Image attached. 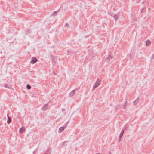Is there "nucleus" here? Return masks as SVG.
Returning <instances> with one entry per match:
<instances>
[{
	"instance_id": "nucleus-1",
	"label": "nucleus",
	"mask_w": 154,
	"mask_h": 154,
	"mask_svg": "<svg viewBox=\"0 0 154 154\" xmlns=\"http://www.w3.org/2000/svg\"><path fill=\"white\" fill-rule=\"evenodd\" d=\"M101 82L100 80H97L93 87V90L97 87L100 84Z\"/></svg>"
},
{
	"instance_id": "nucleus-2",
	"label": "nucleus",
	"mask_w": 154,
	"mask_h": 154,
	"mask_svg": "<svg viewBox=\"0 0 154 154\" xmlns=\"http://www.w3.org/2000/svg\"><path fill=\"white\" fill-rule=\"evenodd\" d=\"M38 60L36 57H32L31 59V60L30 63L32 64H34Z\"/></svg>"
},
{
	"instance_id": "nucleus-3",
	"label": "nucleus",
	"mask_w": 154,
	"mask_h": 154,
	"mask_svg": "<svg viewBox=\"0 0 154 154\" xmlns=\"http://www.w3.org/2000/svg\"><path fill=\"white\" fill-rule=\"evenodd\" d=\"M48 106V104H44L42 108V110L43 111H45L46 109H47Z\"/></svg>"
},
{
	"instance_id": "nucleus-4",
	"label": "nucleus",
	"mask_w": 154,
	"mask_h": 154,
	"mask_svg": "<svg viewBox=\"0 0 154 154\" xmlns=\"http://www.w3.org/2000/svg\"><path fill=\"white\" fill-rule=\"evenodd\" d=\"M75 93V90H72L69 94V96L70 97H72L73 96Z\"/></svg>"
},
{
	"instance_id": "nucleus-5",
	"label": "nucleus",
	"mask_w": 154,
	"mask_h": 154,
	"mask_svg": "<svg viewBox=\"0 0 154 154\" xmlns=\"http://www.w3.org/2000/svg\"><path fill=\"white\" fill-rule=\"evenodd\" d=\"M151 43V41L149 40H147L146 41V46H149Z\"/></svg>"
},
{
	"instance_id": "nucleus-6",
	"label": "nucleus",
	"mask_w": 154,
	"mask_h": 154,
	"mask_svg": "<svg viewBox=\"0 0 154 154\" xmlns=\"http://www.w3.org/2000/svg\"><path fill=\"white\" fill-rule=\"evenodd\" d=\"M65 128L64 127H61L59 128L58 132L59 133H61L64 129Z\"/></svg>"
},
{
	"instance_id": "nucleus-7",
	"label": "nucleus",
	"mask_w": 154,
	"mask_h": 154,
	"mask_svg": "<svg viewBox=\"0 0 154 154\" xmlns=\"http://www.w3.org/2000/svg\"><path fill=\"white\" fill-rule=\"evenodd\" d=\"M139 101L140 99L139 98H137V99L135 101H134V102H133V103L134 104V105H136Z\"/></svg>"
},
{
	"instance_id": "nucleus-8",
	"label": "nucleus",
	"mask_w": 154,
	"mask_h": 154,
	"mask_svg": "<svg viewBox=\"0 0 154 154\" xmlns=\"http://www.w3.org/2000/svg\"><path fill=\"white\" fill-rule=\"evenodd\" d=\"M112 57H113L112 56L109 55L108 57H106V61L107 62H109L110 61V59H112Z\"/></svg>"
},
{
	"instance_id": "nucleus-9",
	"label": "nucleus",
	"mask_w": 154,
	"mask_h": 154,
	"mask_svg": "<svg viewBox=\"0 0 154 154\" xmlns=\"http://www.w3.org/2000/svg\"><path fill=\"white\" fill-rule=\"evenodd\" d=\"M11 121V118L10 117L8 116V120L7 121V123L8 124H10Z\"/></svg>"
},
{
	"instance_id": "nucleus-10",
	"label": "nucleus",
	"mask_w": 154,
	"mask_h": 154,
	"mask_svg": "<svg viewBox=\"0 0 154 154\" xmlns=\"http://www.w3.org/2000/svg\"><path fill=\"white\" fill-rule=\"evenodd\" d=\"M24 130L25 128L23 127H22V128H20L19 129V133H22L23 132V131H24Z\"/></svg>"
},
{
	"instance_id": "nucleus-11",
	"label": "nucleus",
	"mask_w": 154,
	"mask_h": 154,
	"mask_svg": "<svg viewBox=\"0 0 154 154\" xmlns=\"http://www.w3.org/2000/svg\"><path fill=\"white\" fill-rule=\"evenodd\" d=\"M124 130H123L121 132L120 134V135H119V137L120 138L122 137L123 135L124 134Z\"/></svg>"
},
{
	"instance_id": "nucleus-12",
	"label": "nucleus",
	"mask_w": 154,
	"mask_h": 154,
	"mask_svg": "<svg viewBox=\"0 0 154 154\" xmlns=\"http://www.w3.org/2000/svg\"><path fill=\"white\" fill-rule=\"evenodd\" d=\"M113 18L115 20H116L118 18L119 16L117 14H115L113 16Z\"/></svg>"
},
{
	"instance_id": "nucleus-13",
	"label": "nucleus",
	"mask_w": 154,
	"mask_h": 154,
	"mask_svg": "<svg viewBox=\"0 0 154 154\" xmlns=\"http://www.w3.org/2000/svg\"><path fill=\"white\" fill-rule=\"evenodd\" d=\"M26 88L28 89H30L31 88V87L30 85L28 84L26 85Z\"/></svg>"
},
{
	"instance_id": "nucleus-14",
	"label": "nucleus",
	"mask_w": 154,
	"mask_h": 154,
	"mask_svg": "<svg viewBox=\"0 0 154 154\" xmlns=\"http://www.w3.org/2000/svg\"><path fill=\"white\" fill-rule=\"evenodd\" d=\"M57 14V11H55L52 14V16L56 15Z\"/></svg>"
},
{
	"instance_id": "nucleus-15",
	"label": "nucleus",
	"mask_w": 154,
	"mask_h": 154,
	"mask_svg": "<svg viewBox=\"0 0 154 154\" xmlns=\"http://www.w3.org/2000/svg\"><path fill=\"white\" fill-rule=\"evenodd\" d=\"M127 101H126L125 102V103H124V107L123 108L124 109H125V107H126V106H127Z\"/></svg>"
},
{
	"instance_id": "nucleus-16",
	"label": "nucleus",
	"mask_w": 154,
	"mask_h": 154,
	"mask_svg": "<svg viewBox=\"0 0 154 154\" xmlns=\"http://www.w3.org/2000/svg\"><path fill=\"white\" fill-rule=\"evenodd\" d=\"M4 87L9 89L10 88L9 86L7 84H5Z\"/></svg>"
},
{
	"instance_id": "nucleus-17",
	"label": "nucleus",
	"mask_w": 154,
	"mask_h": 154,
	"mask_svg": "<svg viewBox=\"0 0 154 154\" xmlns=\"http://www.w3.org/2000/svg\"><path fill=\"white\" fill-rule=\"evenodd\" d=\"M94 57V56H91V55H90V56H89L88 58H89V59L88 60H91L92 58Z\"/></svg>"
},
{
	"instance_id": "nucleus-18",
	"label": "nucleus",
	"mask_w": 154,
	"mask_h": 154,
	"mask_svg": "<svg viewBox=\"0 0 154 154\" xmlns=\"http://www.w3.org/2000/svg\"><path fill=\"white\" fill-rule=\"evenodd\" d=\"M154 58V54H152V57H151V59H153Z\"/></svg>"
},
{
	"instance_id": "nucleus-19",
	"label": "nucleus",
	"mask_w": 154,
	"mask_h": 154,
	"mask_svg": "<svg viewBox=\"0 0 154 154\" xmlns=\"http://www.w3.org/2000/svg\"><path fill=\"white\" fill-rule=\"evenodd\" d=\"M65 111V109L64 108H63L62 109V112H64Z\"/></svg>"
},
{
	"instance_id": "nucleus-20",
	"label": "nucleus",
	"mask_w": 154,
	"mask_h": 154,
	"mask_svg": "<svg viewBox=\"0 0 154 154\" xmlns=\"http://www.w3.org/2000/svg\"><path fill=\"white\" fill-rule=\"evenodd\" d=\"M66 26H67V27H69V24H67V23H66Z\"/></svg>"
},
{
	"instance_id": "nucleus-21",
	"label": "nucleus",
	"mask_w": 154,
	"mask_h": 154,
	"mask_svg": "<svg viewBox=\"0 0 154 154\" xmlns=\"http://www.w3.org/2000/svg\"><path fill=\"white\" fill-rule=\"evenodd\" d=\"M115 110L116 111L117 110V108H115Z\"/></svg>"
},
{
	"instance_id": "nucleus-22",
	"label": "nucleus",
	"mask_w": 154,
	"mask_h": 154,
	"mask_svg": "<svg viewBox=\"0 0 154 154\" xmlns=\"http://www.w3.org/2000/svg\"><path fill=\"white\" fill-rule=\"evenodd\" d=\"M143 9H142L141 10V13H142L143 12Z\"/></svg>"
},
{
	"instance_id": "nucleus-23",
	"label": "nucleus",
	"mask_w": 154,
	"mask_h": 154,
	"mask_svg": "<svg viewBox=\"0 0 154 154\" xmlns=\"http://www.w3.org/2000/svg\"><path fill=\"white\" fill-rule=\"evenodd\" d=\"M53 73L54 75H56V73L54 72H53Z\"/></svg>"
},
{
	"instance_id": "nucleus-24",
	"label": "nucleus",
	"mask_w": 154,
	"mask_h": 154,
	"mask_svg": "<svg viewBox=\"0 0 154 154\" xmlns=\"http://www.w3.org/2000/svg\"><path fill=\"white\" fill-rule=\"evenodd\" d=\"M142 4H143V3H144V2H142Z\"/></svg>"
},
{
	"instance_id": "nucleus-25",
	"label": "nucleus",
	"mask_w": 154,
	"mask_h": 154,
	"mask_svg": "<svg viewBox=\"0 0 154 154\" xmlns=\"http://www.w3.org/2000/svg\"><path fill=\"white\" fill-rule=\"evenodd\" d=\"M66 142V141H65L64 143H65V142Z\"/></svg>"
},
{
	"instance_id": "nucleus-26",
	"label": "nucleus",
	"mask_w": 154,
	"mask_h": 154,
	"mask_svg": "<svg viewBox=\"0 0 154 154\" xmlns=\"http://www.w3.org/2000/svg\"><path fill=\"white\" fill-rule=\"evenodd\" d=\"M44 154H46V153H45Z\"/></svg>"
}]
</instances>
